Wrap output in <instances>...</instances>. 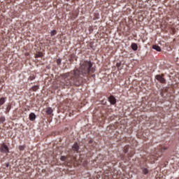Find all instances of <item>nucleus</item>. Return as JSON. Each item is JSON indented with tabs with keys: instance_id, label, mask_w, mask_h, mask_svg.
Instances as JSON below:
<instances>
[{
	"instance_id": "1",
	"label": "nucleus",
	"mask_w": 179,
	"mask_h": 179,
	"mask_svg": "<svg viewBox=\"0 0 179 179\" xmlns=\"http://www.w3.org/2000/svg\"><path fill=\"white\" fill-rule=\"evenodd\" d=\"M96 69L93 67V63L91 61H82L79 69H76L63 75V83L66 87L80 86L83 82H85L83 78H89L90 73H94Z\"/></svg>"
},
{
	"instance_id": "2",
	"label": "nucleus",
	"mask_w": 179,
	"mask_h": 179,
	"mask_svg": "<svg viewBox=\"0 0 179 179\" xmlns=\"http://www.w3.org/2000/svg\"><path fill=\"white\" fill-rule=\"evenodd\" d=\"M167 150V147L160 146L155 152V157L157 159V157H162L163 153Z\"/></svg>"
},
{
	"instance_id": "3",
	"label": "nucleus",
	"mask_w": 179,
	"mask_h": 179,
	"mask_svg": "<svg viewBox=\"0 0 179 179\" xmlns=\"http://www.w3.org/2000/svg\"><path fill=\"white\" fill-rule=\"evenodd\" d=\"M0 152L1 153H6L8 154L9 153V148L5 143H2L0 147Z\"/></svg>"
},
{
	"instance_id": "4",
	"label": "nucleus",
	"mask_w": 179,
	"mask_h": 179,
	"mask_svg": "<svg viewBox=\"0 0 179 179\" xmlns=\"http://www.w3.org/2000/svg\"><path fill=\"white\" fill-rule=\"evenodd\" d=\"M155 79L158 80L160 83H166V80L164 78V74L155 76Z\"/></svg>"
},
{
	"instance_id": "5",
	"label": "nucleus",
	"mask_w": 179,
	"mask_h": 179,
	"mask_svg": "<svg viewBox=\"0 0 179 179\" xmlns=\"http://www.w3.org/2000/svg\"><path fill=\"white\" fill-rule=\"evenodd\" d=\"M108 99L110 104H112L113 106H114V104H116L117 99H115V97H114V96L110 95Z\"/></svg>"
},
{
	"instance_id": "6",
	"label": "nucleus",
	"mask_w": 179,
	"mask_h": 179,
	"mask_svg": "<svg viewBox=\"0 0 179 179\" xmlns=\"http://www.w3.org/2000/svg\"><path fill=\"white\" fill-rule=\"evenodd\" d=\"M72 149H73V152H78L79 150V145L78 144V143H75L73 145Z\"/></svg>"
},
{
	"instance_id": "7",
	"label": "nucleus",
	"mask_w": 179,
	"mask_h": 179,
	"mask_svg": "<svg viewBox=\"0 0 179 179\" xmlns=\"http://www.w3.org/2000/svg\"><path fill=\"white\" fill-rule=\"evenodd\" d=\"M36 114L34 113H31L29 114V120L30 121H35L36 120Z\"/></svg>"
},
{
	"instance_id": "8",
	"label": "nucleus",
	"mask_w": 179,
	"mask_h": 179,
	"mask_svg": "<svg viewBox=\"0 0 179 179\" xmlns=\"http://www.w3.org/2000/svg\"><path fill=\"white\" fill-rule=\"evenodd\" d=\"M131 50H133L134 51H138V45L136 43H131Z\"/></svg>"
},
{
	"instance_id": "9",
	"label": "nucleus",
	"mask_w": 179,
	"mask_h": 179,
	"mask_svg": "<svg viewBox=\"0 0 179 179\" xmlns=\"http://www.w3.org/2000/svg\"><path fill=\"white\" fill-rule=\"evenodd\" d=\"M152 48L153 50H156V51H162V48H160V46L157 45H152Z\"/></svg>"
},
{
	"instance_id": "10",
	"label": "nucleus",
	"mask_w": 179,
	"mask_h": 179,
	"mask_svg": "<svg viewBox=\"0 0 179 179\" xmlns=\"http://www.w3.org/2000/svg\"><path fill=\"white\" fill-rule=\"evenodd\" d=\"M11 108H12V105L8 104V105L7 106L6 109L5 113H6V114H9V111H10V109H11Z\"/></svg>"
},
{
	"instance_id": "11",
	"label": "nucleus",
	"mask_w": 179,
	"mask_h": 179,
	"mask_svg": "<svg viewBox=\"0 0 179 179\" xmlns=\"http://www.w3.org/2000/svg\"><path fill=\"white\" fill-rule=\"evenodd\" d=\"M52 112H53V110H52V108H48L47 109H46V113L48 115H51V114H52Z\"/></svg>"
},
{
	"instance_id": "12",
	"label": "nucleus",
	"mask_w": 179,
	"mask_h": 179,
	"mask_svg": "<svg viewBox=\"0 0 179 179\" xmlns=\"http://www.w3.org/2000/svg\"><path fill=\"white\" fill-rule=\"evenodd\" d=\"M142 172L146 176V174L149 173V169H148V168H144L142 167L141 168Z\"/></svg>"
},
{
	"instance_id": "13",
	"label": "nucleus",
	"mask_w": 179,
	"mask_h": 179,
	"mask_svg": "<svg viewBox=\"0 0 179 179\" xmlns=\"http://www.w3.org/2000/svg\"><path fill=\"white\" fill-rule=\"evenodd\" d=\"M5 101H6V100L5 99V98L1 97L0 99V106H3V104H5Z\"/></svg>"
},
{
	"instance_id": "14",
	"label": "nucleus",
	"mask_w": 179,
	"mask_h": 179,
	"mask_svg": "<svg viewBox=\"0 0 179 179\" xmlns=\"http://www.w3.org/2000/svg\"><path fill=\"white\" fill-rule=\"evenodd\" d=\"M6 121V118H5V116L0 117V124H3Z\"/></svg>"
},
{
	"instance_id": "15",
	"label": "nucleus",
	"mask_w": 179,
	"mask_h": 179,
	"mask_svg": "<svg viewBox=\"0 0 179 179\" xmlns=\"http://www.w3.org/2000/svg\"><path fill=\"white\" fill-rule=\"evenodd\" d=\"M36 79V75L31 73L29 77V80H34Z\"/></svg>"
},
{
	"instance_id": "16",
	"label": "nucleus",
	"mask_w": 179,
	"mask_h": 179,
	"mask_svg": "<svg viewBox=\"0 0 179 179\" xmlns=\"http://www.w3.org/2000/svg\"><path fill=\"white\" fill-rule=\"evenodd\" d=\"M43 57V53L42 52H38L35 55V58H41Z\"/></svg>"
},
{
	"instance_id": "17",
	"label": "nucleus",
	"mask_w": 179,
	"mask_h": 179,
	"mask_svg": "<svg viewBox=\"0 0 179 179\" xmlns=\"http://www.w3.org/2000/svg\"><path fill=\"white\" fill-rule=\"evenodd\" d=\"M129 150V145H126L124 148V153H128V150Z\"/></svg>"
},
{
	"instance_id": "18",
	"label": "nucleus",
	"mask_w": 179,
	"mask_h": 179,
	"mask_svg": "<svg viewBox=\"0 0 179 179\" xmlns=\"http://www.w3.org/2000/svg\"><path fill=\"white\" fill-rule=\"evenodd\" d=\"M32 90L33 92H37V90H38V85H35L32 87Z\"/></svg>"
},
{
	"instance_id": "19",
	"label": "nucleus",
	"mask_w": 179,
	"mask_h": 179,
	"mask_svg": "<svg viewBox=\"0 0 179 179\" xmlns=\"http://www.w3.org/2000/svg\"><path fill=\"white\" fill-rule=\"evenodd\" d=\"M55 34H57V30L54 29L51 31L50 36H55Z\"/></svg>"
},
{
	"instance_id": "20",
	"label": "nucleus",
	"mask_w": 179,
	"mask_h": 179,
	"mask_svg": "<svg viewBox=\"0 0 179 179\" xmlns=\"http://www.w3.org/2000/svg\"><path fill=\"white\" fill-rule=\"evenodd\" d=\"M60 160H61L62 162H66V157H65V156H62V157H60Z\"/></svg>"
},
{
	"instance_id": "21",
	"label": "nucleus",
	"mask_w": 179,
	"mask_h": 179,
	"mask_svg": "<svg viewBox=\"0 0 179 179\" xmlns=\"http://www.w3.org/2000/svg\"><path fill=\"white\" fill-rule=\"evenodd\" d=\"M26 148L25 145H20V146H19V149H20V151L24 150V148Z\"/></svg>"
},
{
	"instance_id": "22",
	"label": "nucleus",
	"mask_w": 179,
	"mask_h": 179,
	"mask_svg": "<svg viewBox=\"0 0 179 179\" xmlns=\"http://www.w3.org/2000/svg\"><path fill=\"white\" fill-rule=\"evenodd\" d=\"M135 155V152L134 151H131L129 154V157H132V155Z\"/></svg>"
},
{
	"instance_id": "23",
	"label": "nucleus",
	"mask_w": 179,
	"mask_h": 179,
	"mask_svg": "<svg viewBox=\"0 0 179 179\" xmlns=\"http://www.w3.org/2000/svg\"><path fill=\"white\" fill-rule=\"evenodd\" d=\"M57 65H61V59H57Z\"/></svg>"
},
{
	"instance_id": "24",
	"label": "nucleus",
	"mask_w": 179,
	"mask_h": 179,
	"mask_svg": "<svg viewBox=\"0 0 179 179\" xmlns=\"http://www.w3.org/2000/svg\"><path fill=\"white\" fill-rule=\"evenodd\" d=\"M6 167H9V163L6 164Z\"/></svg>"
},
{
	"instance_id": "25",
	"label": "nucleus",
	"mask_w": 179,
	"mask_h": 179,
	"mask_svg": "<svg viewBox=\"0 0 179 179\" xmlns=\"http://www.w3.org/2000/svg\"><path fill=\"white\" fill-rule=\"evenodd\" d=\"M90 143H93V141L90 140Z\"/></svg>"
},
{
	"instance_id": "26",
	"label": "nucleus",
	"mask_w": 179,
	"mask_h": 179,
	"mask_svg": "<svg viewBox=\"0 0 179 179\" xmlns=\"http://www.w3.org/2000/svg\"><path fill=\"white\" fill-rule=\"evenodd\" d=\"M67 1V2H69V1H71V0H66Z\"/></svg>"
},
{
	"instance_id": "27",
	"label": "nucleus",
	"mask_w": 179,
	"mask_h": 179,
	"mask_svg": "<svg viewBox=\"0 0 179 179\" xmlns=\"http://www.w3.org/2000/svg\"><path fill=\"white\" fill-rule=\"evenodd\" d=\"M92 76L94 77V75H93Z\"/></svg>"
},
{
	"instance_id": "28",
	"label": "nucleus",
	"mask_w": 179,
	"mask_h": 179,
	"mask_svg": "<svg viewBox=\"0 0 179 179\" xmlns=\"http://www.w3.org/2000/svg\"><path fill=\"white\" fill-rule=\"evenodd\" d=\"M70 115V117H71V113H70V115Z\"/></svg>"
}]
</instances>
